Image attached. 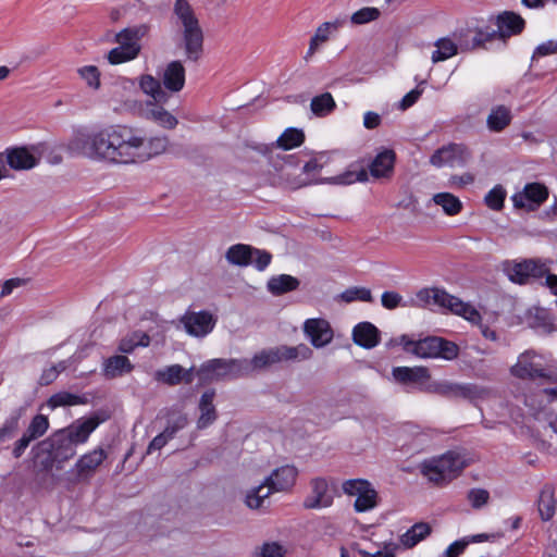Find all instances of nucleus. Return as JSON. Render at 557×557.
I'll use <instances>...</instances> for the list:
<instances>
[{"mask_svg": "<svg viewBox=\"0 0 557 557\" xmlns=\"http://www.w3.org/2000/svg\"><path fill=\"white\" fill-rule=\"evenodd\" d=\"M169 144L168 136L146 137L138 128L113 125L89 135H76L67 144V149L92 160L131 165L164 153Z\"/></svg>", "mask_w": 557, "mask_h": 557, "instance_id": "obj_1", "label": "nucleus"}, {"mask_svg": "<svg viewBox=\"0 0 557 557\" xmlns=\"http://www.w3.org/2000/svg\"><path fill=\"white\" fill-rule=\"evenodd\" d=\"M510 373L520 380H530L539 382L541 385L548 384V387H540L536 393L527 398V405L536 408L539 401V409L543 404H549L557 399V373L545 367L543 358L534 350H527L522 352L517 362L510 368Z\"/></svg>", "mask_w": 557, "mask_h": 557, "instance_id": "obj_2", "label": "nucleus"}, {"mask_svg": "<svg viewBox=\"0 0 557 557\" xmlns=\"http://www.w3.org/2000/svg\"><path fill=\"white\" fill-rule=\"evenodd\" d=\"M173 13L181 28V47L186 60L197 62L203 52V32L187 0H175Z\"/></svg>", "mask_w": 557, "mask_h": 557, "instance_id": "obj_3", "label": "nucleus"}, {"mask_svg": "<svg viewBox=\"0 0 557 557\" xmlns=\"http://www.w3.org/2000/svg\"><path fill=\"white\" fill-rule=\"evenodd\" d=\"M438 306L440 308L447 309L450 312L465 318L471 323H479L481 314L471 305L461 301L459 298L448 294L446 290L437 287H424L419 289L414 297L409 301L410 307L430 308L431 306Z\"/></svg>", "mask_w": 557, "mask_h": 557, "instance_id": "obj_4", "label": "nucleus"}, {"mask_svg": "<svg viewBox=\"0 0 557 557\" xmlns=\"http://www.w3.org/2000/svg\"><path fill=\"white\" fill-rule=\"evenodd\" d=\"M312 349L306 344L297 346L281 345L257 351L252 358H245L247 376L268 371L273 366L284 361H302L312 357Z\"/></svg>", "mask_w": 557, "mask_h": 557, "instance_id": "obj_5", "label": "nucleus"}, {"mask_svg": "<svg viewBox=\"0 0 557 557\" xmlns=\"http://www.w3.org/2000/svg\"><path fill=\"white\" fill-rule=\"evenodd\" d=\"M550 259L525 258L521 260H505L500 264L503 273L507 278L518 285H529L536 280L550 274Z\"/></svg>", "mask_w": 557, "mask_h": 557, "instance_id": "obj_6", "label": "nucleus"}, {"mask_svg": "<svg viewBox=\"0 0 557 557\" xmlns=\"http://www.w3.org/2000/svg\"><path fill=\"white\" fill-rule=\"evenodd\" d=\"M467 467L463 456L456 451H448L438 458L425 461L421 466L422 474L432 483L443 485L455 478Z\"/></svg>", "mask_w": 557, "mask_h": 557, "instance_id": "obj_7", "label": "nucleus"}, {"mask_svg": "<svg viewBox=\"0 0 557 557\" xmlns=\"http://www.w3.org/2000/svg\"><path fill=\"white\" fill-rule=\"evenodd\" d=\"M147 25L126 27L115 35L117 47L111 49L107 59L110 64L116 65L132 61L138 57L141 50L140 40L147 35Z\"/></svg>", "mask_w": 557, "mask_h": 557, "instance_id": "obj_8", "label": "nucleus"}, {"mask_svg": "<svg viewBox=\"0 0 557 557\" xmlns=\"http://www.w3.org/2000/svg\"><path fill=\"white\" fill-rule=\"evenodd\" d=\"M196 374L205 381L247 376L245 359H212L201 364Z\"/></svg>", "mask_w": 557, "mask_h": 557, "instance_id": "obj_9", "label": "nucleus"}, {"mask_svg": "<svg viewBox=\"0 0 557 557\" xmlns=\"http://www.w3.org/2000/svg\"><path fill=\"white\" fill-rule=\"evenodd\" d=\"M343 491L345 494L356 497L354 509L357 512H366L377 506V492L367 480H347L343 483Z\"/></svg>", "mask_w": 557, "mask_h": 557, "instance_id": "obj_10", "label": "nucleus"}, {"mask_svg": "<svg viewBox=\"0 0 557 557\" xmlns=\"http://www.w3.org/2000/svg\"><path fill=\"white\" fill-rule=\"evenodd\" d=\"M471 159V152L462 144L450 143L436 149L430 157V164L435 168H463Z\"/></svg>", "mask_w": 557, "mask_h": 557, "instance_id": "obj_11", "label": "nucleus"}, {"mask_svg": "<svg viewBox=\"0 0 557 557\" xmlns=\"http://www.w3.org/2000/svg\"><path fill=\"white\" fill-rule=\"evenodd\" d=\"M39 162V157L25 147L8 149L0 153V181L9 176L5 164L16 171L30 170Z\"/></svg>", "mask_w": 557, "mask_h": 557, "instance_id": "obj_12", "label": "nucleus"}, {"mask_svg": "<svg viewBox=\"0 0 557 557\" xmlns=\"http://www.w3.org/2000/svg\"><path fill=\"white\" fill-rule=\"evenodd\" d=\"M335 497V488L323 478H314L310 481V493L305 497V509H323L332 506Z\"/></svg>", "mask_w": 557, "mask_h": 557, "instance_id": "obj_13", "label": "nucleus"}, {"mask_svg": "<svg viewBox=\"0 0 557 557\" xmlns=\"http://www.w3.org/2000/svg\"><path fill=\"white\" fill-rule=\"evenodd\" d=\"M548 197L547 188L540 183H530L512 196L513 207L528 212L535 211Z\"/></svg>", "mask_w": 557, "mask_h": 557, "instance_id": "obj_14", "label": "nucleus"}, {"mask_svg": "<svg viewBox=\"0 0 557 557\" xmlns=\"http://www.w3.org/2000/svg\"><path fill=\"white\" fill-rule=\"evenodd\" d=\"M304 333L315 348H322L333 339V330L325 319H308L304 323Z\"/></svg>", "mask_w": 557, "mask_h": 557, "instance_id": "obj_15", "label": "nucleus"}, {"mask_svg": "<svg viewBox=\"0 0 557 557\" xmlns=\"http://www.w3.org/2000/svg\"><path fill=\"white\" fill-rule=\"evenodd\" d=\"M181 322L186 332L196 337L206 336L215 325V319L208 311L187 312L182 317Z\"/></svg>", "mask_w": 557, "mask_h": 557, "instance_id": "obj_16", "label": "nucleus"}, {"mask_svg": "<svg viewBox=\"0 0 557 557\" xmlns=\"http://www.w3.org/2000/svg\"><path fill=\"white\" fill-rule=\"evenodd\" d=\"M100 424L98 417H89L86 419H78L67 428L60 430L61 436H66L74 445L84 444L89 438L90 434Z\"/></svg>", "mask_w": 557, "mask_h": 557, "instance_id": "obj_17", "label": "nucleus"}, {"mask_svg": "<svg viewBox=\"0 0 557 557\" xmlns=\"http://www.w3.org/2000/svg\"><path fill=\"white\" fill-rule=\"evenodd\" d=\"M108 454L101 447L83 455L75 463L76 478L78 481L89 480L98 468L107 459Z\"/></svg>", "mask_w": 557, "mask_h": 557, "instance_id": "obj_18", "label": "nucleus"}, {"mask_svg": "<svg viewBox=\"0 0 557 557\" xmlns=\"http://www.w3.org/2000/svg\"><path fill=\"white\" fill-rule=\"evenodd\" d=\"M440 337L429 336L420 341L409 339L401 336V344L407 352L413 354L420 358H436Z\"/></svg>", "mask_w": 557, "mask_h": 557, "instance_id": "obj_19", "label": "nucleus"}, {"mask_svg": "<svg viewBox=\"0 0 557 557\" xmlns=\"http://www.w3.org/2000/svg\"><path fill=\"white\" fill-rule=\"evenodd\" d=\"M194 368L186 370L180 364H173L158 370L154 377L168 385H177L182 382L190 384L194 380Z\"/></svg>", "mask_w": 557, "mask_h": 557, "instance_id": "obj_20", "label": "nucleus"}, {"mask_svg": "<svg viewBox=\"0 0 557 557\" xmlns=\"http://www.w3.org/2000/svg\"><path fill=\"white\" fill-rule=\"evenodd\" d=\"M298 470L294 466H282L272 471L267 476L268 482H271L272 488L278 493L289 491L296 483Z\"/></svg>", "mask_w": 557, "mask_h": 557, "instance_id": "obj_21", "label": "nucleus"}, {"mask_svg": "<svg viewBox=\"0 0 557 557\" xmlns=\"http://www.w3.org/2000/svg\"><path fill=\"white\" fill-rule=\"evenodd\" d=\"M496 26L495 32L498 37L506 38L521 33L524 27V20L513 12H504L497 16Z\"/></svg>", "mask_w": 557, "mask_h": 557, "instance_id": "obj_22", "label": "nucleus"}, {"mask_svg": "<svg viewBox=\"0 0 557 557\" xmlns=\"http://www.w3.org/2000/svg\"><path fill=\"white\" fill-rule=\"evenodd\" d=\"M164 87L173 92L183 89L185 85V67L181 61H172L164 69L162 75Z\"/></svg>", "mask_w": 557, "mask_h": 557, "instance_id": "obj_23", "label": "nucleus"}, {"mask_svg": "<svg viewBox=\"0 0 557 557\" xmlns=\"http://www.w3.org/2000/svg\"><path fill=\"white\" fill-rule=\"evenodd\" d=\"M157 103L158 102L152 103L151 101L147 102V107L143 111V115L145 119L152 121L162 128L174 129L178 124L177 119Z\"/></svg>", "mask_w": 557, "mask_h": 557, "instance_id": "obj_24", "label": "nucleus"}, {"mask_svg": "<svg viewBox=\"0 0 557 557\" xmlns=\"http://www.w3.org/2000/svg\"><path fill=\"white\" fill-rule=\"evenodd\" d=\"M65 437L61 436V431H58L49 438L50 453L57 462H64L76 454V445Z\"/></svg>", "mask_w": 557, "mask_h": 557, "instance_id": "obj_25", "label": "nucleus"}, {"mask_svg": "<svg viewBox=\"0 0 557 557\" xmlns=\"http://www.w3.org/2000/svg\"><path fill=\"white\" fill-rule=\"evenodd\" d=\"M354 342L364 348H373L380 342L379 330L370 322H361L354 327Z\"/></svg>", "mask_w": 557, "mask_h": 557, "instance_id": "obj_26", "label": "nucleus"}, {"mask_svg": "<svg viewBox=\"0 0 557 557\" xmlns=\"http://www.w3.org/2000/svg\"><path fill=\"white\" fill-rule=\"evenodd\" d=\"M395 158V152L391 149L380 152L369 166L370 174L374 178L389 177L394 170Z\"/></svg>", "mask_w": 557, "mask_h": 557, "instance_id": "obj_27", "label": "nucleus"}, {"mask_svg": "<svg viewBox=\"0 0 557 557\" xmlns=\"http://www.w3.org/2000/svg\"><path fill=\"white\" fill-rule=\"evenodd\" d=\"M133 363L126 356L115 355L103 361V375L107 379H115L132 372Z\"/></svg>", "mask_w": 557, "mask_h": 557, "instance_id": "obj_28", "label": "nucleus"}, {"mask_svg": "<svg viewBox=\"0 0 557 557\" xmlns=\"http://www.w3.org/2000/svg\"><path fill=\"white\" fill-rule=\"evenodd\" d=\"M393 376L399 383H419L420 385L431 377L425 367H396L393 369Z\"/></svg>", "mask_w": 557, "mask_h": 557, "instance_id": "obj_29", "label": "nucleus"}, {"mask_svg": "<svg viewBox=\"0 0 557 557\" xmlns=\"http://www.w3.org/2000/svg\"><path fill=\"white\" fill-rule=\"evenodd\" d=\"M215 393L213 391L205 392L199 401L200 416L197 421L198 429H206L216 420V411L213 405Z\"/></svg>", "mask_w": 557, "mask_h": 557, "instance_id": "obj_30", "label": "nucleus"}, {"mask_svg": "<svg viewBox=\"0 0 557 557\" xmlns=\"http://www.w3.org/2000/svg\"><path fill=\"white\" fill-rule=\"evenodd\" d=\"M557 506L555 498V491L552 485H545L539 496L537 509L543 521H548L553 518Z\"/></svg>", "mask_w": 557, "mask_h": 557, "instance_id": "obj_31", "label": "nucleus"}, {"mask_svg": "<svg viewBox=\"0 0 557 557\" xmlns=\"http://www.w3.org/2000/svg\"><path fill=\"white\" fill-rule=\"evenodd\" d=\"M339 25L341 24L337 23V22H335V23H330V22L322 23L315 29L314 35L310 39L309 48H308V51L306 53L305 59L309 60L318 51V49L323 44H325L329 40L332 32L336 30L339 27Z\"/></svg>", "mask_w": 557, "mask_h": 557, "instance_id": "obj_32", "label": "nucleus"}, {"mask_svg": "<svg viewBox=\"0 0 557 557\" xmlns=\"http://www.w3.org/2000/svg\"><path fill=\"white\" fill-rule=\"evenodd\" d=\"M511 112L505 106H497L491 110L486 124L490 131L499 133L511 123Z\"/></svg>", "mask_w": 557, "mask_h": 557, "instance_id": "obj_33", "label": "nucleus"}, {"mask_svg": "<svg viewBox=\"0 0 557 557\" xmlns=\"http://www.w3.org/2000/svg\"><path fill=\"white\" fill-rule=\"evenodd\" d=\"M476 394L474 385L442 381V397L449 399L472 398Z\"/></svg>", "mask_w": 557, "mask_h": 557, "instance_id": "obj_34", "label": "nucleus"}, {"mask_svg": "<svg viewBox=\"0 0 557 557\" xmlns=\"http://www.w3.org/2000/svg\"><path fill=\"white\" fill-rule=\"evenodd\" d=\"M432 201L449 216L459 214L463 209L461 200L450 193H437L433 195Z\"/></svg>", "mask_w": 557, "mask_h": 557, "instance_id": "obj_35", "label": "nucleus"}, {"mask_svg": "<svg viewBox=\"0 0 557 557\" xmlns=\"http://www.w3.org/2000/svg\"><path fill=\"white\" fill-rule=\"evenodd\" d=\"M431 530L432 529L429 523L418 522L400 536V543L406 548H412L419 542L430 535Z\"/></svg>", "mask_w": 557, "mask_h": 557, "instance_id": "obj_36", "label": "nucleus"}, {"mask_svg": "<svg viewBox=\"0 0 557 557\" xmlns=\"http://www.w3.org/2000/svg\"><path fill=\"white\" fill-rule=\"evenodd\" d=\"M141 90L151 96L154 102H166L168 92L162 88L160 82L151 75H143L139 79Z\"/></svg>", "mask_w": 557, "mask_h": 557, "instance_id": "obj_37", "label": "nucleus"}, {"mask_svg": "<svg viewBox=\"0 0 557 557\" xmlns=\"http://www.w3.org/2000/svg\"><path fill=\"white\" fill-rule=\"evenodd\" d=\"M299 286V281L288 274H281L277 276H273L268 282V289L273 295H282L292 290L297 289Z\"/></svg>", "mask_w": 557, "mask_h": 557, "instance_id": "obj_38", "label": "nucleus"}, {"mask_svg": "<svg viewBox=\"0 0 557 557\" xmlns=\"http://www.w3.org/2000/svg\"><path fill=\"white\" fill-rule=\"evenodd\" d=\"M434 46L436 49L431 57L433 63H438L456 55L460 49V44L457 45L454 40L446 37L436 40Z\"/></svg>", "mask_w": 557, "mask_h": 557, "instance_id": "obj_39", "label": "nucleus"}, {"mask_svg": "<svg viewBox=\"0 0 557 557\" xmlns=\"http://www.w3.org/2000/svg\"><path fill=\"white\" fill-rule=\"evenodd\" d=\"M252 256V248L244 244L231 246L225 253V258L230 263L239 267L248 265Z\"/></svg>", "mask_w": 557, "mask_h": 557, "instance_id": "obj_40", "label": "nucleus"}, {"mask_svg": "<svg viewBox=\"0 0 557 557\" xmlns=\"http://www.w3.org/2000/svg\"><path fill=\"white\" fill-rule=\"evenodd\" d=\"M336 108L335 100L330 92H323L311 99L310 109L317 116L323 117L332 113Z\"/></svg>", "mask_w": 557, "mask_h": 557, "instance_id": "obj_41", "label": "nucleus"}, {"mask_svg": "<svg viewBox=\"0 0 557 557\" xmlns=\"http://www.w3.org/2000/svg\"><path fill=\"white\" fill-rule=\"evenodd\" d=\"M150 344V337L144 332H133L132 334L123 337L119 343V351L123 354H131L136 347H147Z\"/></svg>", "mask_w": 557, "mask_h": 557, "instance_id": "obj_42", "label": "nucleus"}, {"mask_svg": "<svg viewBox=\"0 0 557 557\" xmlns=\"http://www.w3.org/2000/svg\"><path fill=\"white\" fill-rule=\"evenodd\" d=\"M87 403V398L85 396L75 395L69 392H59L53 394L48 399V407L51 409H55L58 407H65V406H77V405H84Z\"/></svg>", "mask_w": 557, "mask_h": 557, "instance_id": "obj_43", "label": "nucleus"}, {"mask_svg": "<svg viewBox=\"0 0 557 557\" xmlns=\"http://www.w3.org/2000/svg\"><path fill=\"white\" fill-rule=\"evenodd\" d=\"M304 139L305 135L301 131L296 128H288L278 137L277 146L288 150L300 146Z\"/></svg>", "mask_w": 557, "mask_h": 557, "instance_id": "obj_44", "label": "nucleus"}, {"mask_svg": "<svg viewBox=\"0 0 557 557\" xmlns=\"http://www.w3.org/2000/svg\"><path fill=\"white\" fill-rule=\"evenodd\" d=\"M49 429V420L44 414L35 416L24 432L33 441L41 437Z\"/></svg>", "mask_w": 557, "mask_h": 557, "instance_id": "obj_45", "label": "nucleus"}, {"mask_svg": "<svg viewBox=\"0 0 557 557\" xmlns=\"http://www.w3.org/2000/svg\"><path fill=\"white\" fill-rule=\"evenodd\" d=\"M25 409L18 408L0 428V443L7 438H11L18 429V420L24 414Z\"/></svg>", "mask_w": 557, "mask_h": 557, "instance_id": "obj_46", "label": "nucleus"}, {"mask_svg": "<svg viewBox=\"0 0 557 557\" xmlns=\"http://www.w3.org/2000/svg\"><path fill=\"white\" fill-rule=\"evenodd\" d=\"M497 37L498 35L495 30H478L475 35L472 37L471 41H460V50H472L482 47L485 42L492 41Z\"/></svg>", "mask_w": 557, "mask_h": 557, "instance_id": "obj_47", "label": "nucleus"}, {"mask_svg": "<svg viewBox=\"0 0 557 557\" xmlns=\"http://www.w3.org/2000/svg\"><path fill=\"white\" fill-rule=\"evenodd\" d=\"M321 169H322V164L317 159L310 160L302 168V171L307 175V177L306 178H295L294 181L288 182L289 186L292 188H300V187L312 184L313 178L309 177V174L318 173Z\"/></svg>", "mask_w": 557, "mask_h": 557, "instance_id": "obj_48", "label": "nucleus"}, {"mask_svg": "<svg viewBox=\"0 0 557 557\" xmlns=\"http://www.w3.org/2000/svg\"><path fill=\"white\" fill-rule=\"evenodd\" d=\"M505 198L506 190L503 188V186L497 185L486 194L484 201L490 209L499 211L504 207Z\"/></svg>", "mask_w": 557, "mask_h": 557, "instance_id": "obj_49", "label": "nucleus"}, {"mask_svg": "<svg viewBox=\"0 0 557 557\" xmlns=\"http://www.w3.org/2000/svg\"><path fill=\"white\" fill-rule=\"evenodd\" d=\"M342 299L346 302H352L356 300L366 301V302L373 301L371 290L366 287L349 288L342 294Z\"/></svg>", "mask_w": 557, "mask_h": 557, "instance_id": "obj_50", "label": "nucleus"}, {"mask_svg": "<svg viewBox=\"0 0 557 557\" xmlns=\"http://www.w3.org/2000/svg\"><path fill=\"white\" fill-rule=\"evenodd\" d=\"M78 75L86 84L92 89H99L100 87V72L95 65H86L78 69Z\"/></svg>", "mask_w": 557, "mask_h": 557, "instance_id": "obj_51", "label": "nucleus"}, {"mask_svg": "<svg viewBox=\"0 0 557 557\" xmlns=\"http://www.w3.org/2000/svg\"><path fill=\"white\" fill-rule=\"evenodd\" d=\"M459 347L454 342L440 337L438 347L436 349V358L454 360L458 357Z\"/></svg>", "mask_w": 557, "mask_h": 557, "instance_id": "obj_52", "label": "nucleus"}, {"mask_svg": "<svg viewBox=\"0 0 557 557\" xmlns=\"http://www.w3.org/2000/svg\"><path fill=\"white\" fill-rule=\"evenodd\" d=\"M380 10L377 8H362L351 15V22L356 25H361L375 21L380 17Z\"/></svg>", "mask_w": 557, "mask_h": 557, "instance_id": "obj_53", "label": "nucleus"}, {"mask_svg": "<svg viewBox=\"0 0 557 557\" xmlns=\"http://www.w3.org/2000/svg\"><path fill=\"white\" fill-rule=\"evenodd\" d=\"M262 487H251L246 491L244 496V504L252 510H258L264 507V499L260 495Z\"/></svg>", "mask_w": 557, "mask_h": 557, "instance_id": "obj_54", "label": "nucleus"}, {"mask_svg": "<svg viewBox=\"0 0 557 557\" xmlns=\"http://www.w3.org/2000/svg\"><path fill=\"white\" fill-rule=\"evenodd\" d=\"M382 306L387 310H394L398 307L409 306V302L403 301V296L397 292H384L381 296Z\"/></svg>", "mask_w": 557, "mask_h": 557, "instance_id": "obj_55", "label": "nucleus"}, {"mask_svg": "<svg viewBox=\"0 0 557 557\" xmlns=\"http://www.w3.org/2000/svg\"><path fill=\"white\" fill-rule=\"evenodd\" d=\"M285 552L284 547L276 542L264 543L259 548L261 557H284Z\"/></svg>", "mask_w": 557, "mask_h": 557, "instance_id": "obj_56", "label": "nucleus"}, {"mask_svg": "<svg viewBox=\"0 0 557 557\" xmlns=\"http://www.w3.org/2000/svg\"><path fill=\"white\" fill-rule=\"evenodd\" d=\"M468 498H469L472 507L480 508L487 503V500L490 498V494L485 490L474 488L469 492Z\"/></svg>", "mask_w": 557, "mask_h": 557, "instance_id": "obj_57", "label": "nucleus"}, {"mask_svg": "<svg viewBox=\"0 0 557 557\" xmlns=\"http://www.w3.org/2000/svg\"><path fill=\"white\" fill-rule=\"evenodd\" d=\"M368 181V172L364 169H361L357 172L349 171L343 176L337 178L338 183L342 184H352L355 182H366Z\"/></svg>", "mask_w": 557, "mask_h": 557, "instance_id": "obj_58", "label": "nucleus"}, {"mask_svg": "<svg viewBox=\"0 0 557 557\" xmlns=\"http://www.w3.org/2000/svg\"><path fill=\"white\" fill-rule=\"evenodd\" d=\"M187 423L188 419L186 414H178L175 419L169 422L164 431L168 432V434L173 438L180 430L184 429L187 425Z\"/></svg>", "mask_w": 557, "mask_h": 557, "instance_id": "obj_59", "label": "nucleus"}, {"mask_svg": "<svg viewBox=\"0 0 557 557\" xmlns=\"http://www.w3.org/2000/svg\"><path fill=\"white\" fill-rule=\"evenodd\" d=\"M474 181H475V176H474V174H472L470 172H466L460 175L455 174L449 177L450 186L459 187V188L471 185L474 183Z\"/></svg>", "mask_w": 557, "mask_h": 557, "instance_id": "obj_60", "label": "nucleus"}, {"mask_svg": "<svg viewBox=\"0 0 557 557\" xmlns=\"http://www.w3.org/2000/svg\"><path fill=\"white\" fill-rule=\"evenodd\" d=\"M252 252L250 263H253L258 270H264L271 261V255L258 249H252Z\"/></svg>", "mask_w": 557, "mask_h": 557, "instance_id": "obj_61", "label": "nucleus"}, {"mask_svg": "<svg viewBox=\"0 0 557 557\" xmlns=\"http://www.w3.org/2000/svg\"><path fill=\"white\" fill-rule=\"evenodd\" d=\"M172 440V436L168 434V432L163 431L159 435H157L149 444L147 448V454H151L156 450H160L163 448L169 441Z\"/></svg>", "mask_w": 557, "mask_h": 557, "instance_id": "obj_62", "label": "nucleus"}, {"mask_svg": "<svg viewBox=\"0 0 557 557\" xmlns=\"http://www.w3.org/2000/svg\"><path fill=\"white\" fill-rule=\"evenodd\" d=\"M422 92H423L422 88L417 87V88L412 89L407 95H405V97L401 99V101L399 103V108L401 110H407L408 108H410L418 101V99L420 98Z\"/></svg>", "mask_w": 557, "mask_h": 557, "instance_id": "obj_63", "label": "nucleus"}, {"mask_svg": "<svg viewBox=\"0 0 557 557\" xmlns=\"http://www.w3.org/2000/svg\"><path fill=\"white\" fill-rule=\"evenodd\" d=\"M554 53H557V41L548 40V41L540 45L535 49V51L533 53V58L545 57V55H549V54H554Z\"/></svg>", "mask_w": 557, "mask_h": 557, "instance_id": "obj_64", "label": "nucleus"}]
</instances>
